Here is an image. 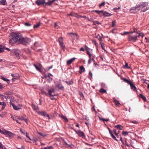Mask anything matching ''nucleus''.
I'll list each match as a JSON object with an SVG mask.
<instances>
[{
    "instance_id": "51",
    "label": "nucleus",
    "mask_w": 149,
    "mask_h": 149,
    "mask_svg": "<svg viewBox=\"0 0 149 149\" xmlns=\"http://www.w3.org/2000/svg\"><path fill=\"white\" fill-rule=\"evenodd\" d=\"M25 25L26 26H30L31 24L29 23L26 22L25 23Z\"/></svg>"
},
{
    "instance_id": "57",
    "label": "nucleus",
    "mask_w": 149,
    "mask_h": 149,
    "mask_svg": "<svg viewBox=\"0 0 149 149\" xmlns=\"http://www.w3.org/2000/svg\"><path fill=\"white\" fill-rule=\"evenodd\" d=\"M125 144L126 146H127L128 147H130L131 146L130 144H129L127 143V142L126 140L125 141Z\"/></svg>"
},
{
    "instance_id": "34",
    "label": "nucleus",
    "mask_w": 149,
    "mask_h": 149,
    "mask_svg": "<svg viewBox=\"0 0 149 149\" xmlns=\"http://www.w3.org/2000/svg\"><path fill=\"white\" fill-rule=\"evenodd\" d=\"M63 141L65 144L67 145L68 147H69L71 148H72V146H73V145L72 144H68L64 140H63Z\"/></svg>"
},
{
    "instance_id": "13",
    "label": "nucleus",
    "mask_w": 149,
    "mask_h": 149,
    "mask_svg": "<svg viewBox=\"0 0 149 149\" xmlns=\"http://www.w3.org/2000/svg\"><path fill=\"white\" fill-rule=\"evenodd\" d=\"M45 0H37L36 1V3L38 5H40L45 3Z\"/></svg>"
},
{
    "instance_id": "43",
    "label": "nucleus",
    "mask_w": 149,
    "mask_h": 149,
    "mask_svg": "<svg viewBox=\"0 0 149 149\" xmlns=\"http://www.w3.org/2000/svg\"><path fill=\"white\" fill-rule=\"evenodd\" d=\"M99 119H100V120H102L104 121H108L109 120V118L105 119L104 118H101L100 117L99 118Z\"/></svg>"
},
{
    "instance_id": "37",
    "label": "nucleus",
    "mask_w": 149,
    "mask_h": 149,
    "mask_svg": "<svg viewBox=\"0 0 149 149\" xmlns=\"http://www.w3.org/2000/svg\"><path fill=\"white\" fill-rule=\"evenodd\" d=\"M54 1H55L54 0H52V1H49L48 2L46 3H46V4H48L49 5H51L52 4V3Z\"/></svg>"
},
{
    "instance_id": "4",
    "label": "nucleus",
    "mask_w": 149,
    "mask_h": 149,
    "mask_svg": "<svg viewBox=\"0 0 149 149\" xmlns=\"http://www.w3.org/2000/svg\"><path fill=\"white\" fill-rule=\"evenodd\" d=\"M93 11L97 13L100 17H101L103 16H104L105 17H110L112 15L111 13L102 10H94Z\"/></svg>"
},
{
    "instance_id": "2",
    "label": "nucleus",
    "mask_w": 149,
    "mask_h": 149,
    "mask_svg": "<svg viewBox=\"0 0 149 149\" xmlns=\"http://www.w3.org/2000/svg\"><path fill=\"white\" fill-rule=\"evenodd\" d=\"M148 3L147 2H141L135 7H132L130 10L132 13H135L142 8L147 6Z\"/></svg>"
},
{
    "instance_id": "16",
    "label": "nucleus",
    "mask_w": 149,
    "mask_h": 149,
    "mask_svg": "<svg viewBox=\"0 0 149 149\" xmlns=\"http://www.w3.org/2000/svg\"><path fill=\"white\" fill-rule=\"evenodd\" d=\"M113 101L116 106H119V105L120 104V103L119 102V101L117 100L115 97H113Z\"/></svg>"
},
{
    "instance_id": "35",
    "label": "nucleus",
    "mask_w": 149,
    "mask_h": 149,
    "mask_svg": "<svg viewBox=\"0 0 149 149\" xmlns=\"http://www.w3.org/2000/svg\"><path fill=\"white\" fill-rule=\"evenodd\" d=\"M93 43L96 47H98V44L96 42V41L95 40H92Z\"/></svg>"
},
{
    "instance_id": "29",
    "label": "nucleus",
    "mask_w": 149,
    "mask_h": 149,
    "mask_svg": "<svg viewBox=\"0 0 149 149\" xmlns=\"http://www.w3.org/2000/svg\"><path fill=\"white\" fill-rule=\"evenodd\" d=\"M100 92L102 93H104L107 92L103 88H101L100 90Z\"/></svg>"
},
{
    "instance_id": "52",
    "label": "nucleus",
    "mask_w": 149,
    "mask_h": 149,
    "mask_svg": "<svg viewBox=\"0 0 149 149\" xmlns=\"http://www.w3.org/2000/svg\"><path fill=\"white\" fill-rule=\"evenodd\" d=\"M29 133L27 132L26 133V137L28 138L30 140H32L30 138L29 136Z\"/></svg>"
},
{
    "instance_id": "26",
    "label": "nucleus",
    "mask_w": 149,
    "mask_h": 149,
    "mask_svg": "<svg viewBox=\"0 0 149 149\" xmlns=\"http://www.w3.org/2000/svg\"><path fill=\"white\" fill-rule=\"evenodd\" d=\"M136 34H137V36L138 38L140 36H141L142 37H143L144 36V34L143 33H139L138 32H137Z\"/></svg>"
},
{
    "instance_id": "62",
    "label": "nucleus",
    "mask_w": 149,
    "mask_h": 149,
    "mask_svg": "<svg viewBox=\"0 0 149 149\" xmlns=\"http://www.w3.org/2000/svg\"><path fill=\"white\" fill-rule=\"evenodd\" d=\"M132 122L134 124H137L138 123V122L136 120H133L132 121Z\"/></svg>"
},
{
    "instance_id": "42",
    "label": "nucleus",
    "mask_w": 149,
    "mask_h": 149,
    "mask_svg": "<svg viewBox=\"0 0 149 149\" xmlns=\"http://www.w3.org/2000/svg\"><path fill=\"white\" fill-rule=\"evenodd\" d=\"M128 132L126 131H123L122 132V134L124 136H126L127 135Z\"/></svg>"
},
{
    "instance_id": "61",
    "label": "nucleus",
    "mask_w": 149,
    "mask_h": 149,
    "mask_svg": "<svg viewBox=\"0 0 149 149\" xmlns=\"http://www.w3.org/2000/svg\"><path fill=\"white\" fill-rule=\"evenodd\" d=\"M20 132H21L22 134H23L24 135L25 134V133L24 132L23 130H22V129H20Z\"/></svg>"
},
{
    "instance_id": "6",
    "label": "nucleus",
    "mask_w": 149,
    "mask_h": 149,
    "mask_svg": "<svg viewBox=\"0 0 149 149\" xmlns=\"http://www.w3.org/2000/svg\"><path fill=\"white\" fill-rule=\"evenodd\" d=\"M37 112L39 115L43 116L45 117H47L49 120L50 119L49 115L47 114L45 111H37Z\"/></svg>"
},
{
    "instance_id": "47",
    "label": "nucleus",
    "mask_w": 149,
    "mask_h": 149,
    "mask_svg": "<svg viewBox=\"0 0 149 149\" xmlns=\"http://www.w3.org/2000/svg\"><path fill=\"white\" fill-rule=\"evenodd\" d=\"M52 66H51L47 67L46 68V69L45 70V71H49L50 69H51V68H52Z\"/></svg>"
},
{
    "instance_id": "15",
    "label": "nucleus",
    "mask_w": 149,
    "mask_h": 149,
    "mask_svg": "<svg viewBox=\"0 0 149 149\" xmlns=\"http://www.w3.org/2000/svg\"><path fill=\"white\" fill-rule=\"evenodd\" d=\"M56 88H58L60 90H63L64 87L63 86L60 84H57L55 86Z\"/></svg>"
},
{
    "instance_id": "31",
    "label": "nucleus",
    "mask_w": 149,
    "mask_h": 149,
    "mask_svg": "<svg viewBox=\"0 0 149 149\" xmlns=\"http://www.w3.org/2000/svg\"><path fill=\"white\" fill-rule=\"evenodd\" d=\"M69 34L73 38H74V36L75 35H76V36H77V33H69Z\"/></svg>"
},
{
    "instance_id": "58",
    "label": "nucleus",
    "mask_w": 149,
    "mask_h": 149,
    "mask_svg": "<svg viewBox=\"0 0 149 149\" xmlns=\"http://www.w3.org/2000/svg\"><path fill=\"white\" fill-rule=\"evenodd\" d=\"M85 48L86 51H89L90 49L87 46H85Z\"/></svg>"
},
{
    "instance_id": "5",
    "label": "nucleus",
    "mask_w": 149,
    "mask_h": 149,
    "mask_svg": "<svg viewBox=\"0 0 149 149\" xmlns=\"http://www.w3.org/2000/svg\"><path fill=\"white\" fill-rule=\"evenodd\" d=\"M138 38L137 34L135 35H129L128 40L129 41H130L133 42H135L137 40Z\"/></svg>"
},
{
    "instance_id": "23",
    "label": "nucleus",
    "mask_w": 149,
    "mask_h": 149,
    "mask_svg": "<svg viewBox=\"0 0 149 149\" xmlns=\"http://www.w3.org/2000/svg\"><path fill=\"white\" fill-rule=\"evenodd\" d=\"M1 79L3 80L4 81H6L8 84H9L10 82V81L7 78H5L3 76H1Z\"/></svg>"
},
{
    "instance_id": "19",
    "label": "nucleus",
    "mask_w": 149,
    "mask_h": 149,
    "mask_svg": "<svg viewBox=\"0 0 149 149\" xmlns=\"http://www.w3.org/2000/svg\"><path fill=\"white\" fill-rule=\"evenodd\" d=\"M75 58H74L68 61L67 62V64L68 65H70L73 61H74Z\"/></svg>"
},
{
    "instance_id": "10",
    "label": "nucleus",
    "mask_w": 149,
    "mask_h": 149,
    "mask_svg": "<svg viewBox=\"0 0 149 149\" xmlns=\"http://www.w3.org/2000/svg\"><path fill=\"white\" fill-rule=\"evenodd\" d=\"M34 66L37 70L41 72H42V70L41 69L42 65L38 63L36 65L34 64Z\"/></svg>"
},
{
    "instance_id": "28",
    "label": "nucleus",
    "mask_w": 149,
    "mask_h": 149,
    "mask_svg": "<svg viewBox=\"0 0 149 149\" xmlns=\"http://www.w3.org/2000/svg\"><path fill=\"white\" fill-rule=\"evenodd\" d=\"M65 82L68 85H72L73 83V82L72 80L70 81H65Z\"/></svg>"
},
{
    "instance_id": "8",
    "label": "nucleus",
    "mask_w": 149,
    "mask_h": 149,
    "mask_svg": "<svg viewBox=\"0 0 149 149\" xmlns=\"http://www.w3.org/2000/svg\"><path fill=\"white\" fill-rule=\"evenodd\" d=\"M12 105L14 109L16 110H18L21 109L22 107V105L21 104H19L17 105H15L14 104H12Z\"/></svg>"
},
{
    "instance_id": "50",
    "label": "nucleus",
    "mask_w": 149,
    "mask_h": 149,
    "mask_svg": "<svg viewBox=\"0 0 149 149\" xmlns=\"http://www.w3.org/2000/svg\"><path fill=\"white\" fill-rule=\"evenodd\" d=\"M98 36H99V38H98V40H99L100 41H102V38L100 36L98 35L96 38H98Z\"/></svg>"
},
{
    "instance_id": "60",
    "label": "nucleus",
    "mask_w": 149,
    "mask_h": 149,
    "mask_svg": "<svg viewBox=\"0 0 149 149\" xmlns=\"http://www.w3.org/2000/svg\"><path fill=\"white\" fill-rule=\"evenodd\" d=\"M18 118L20 120H24L25 118L23 117H21V118L18 117Z\"/></svg>"
},
{
    "instance_id": "63",
    "label": "nucleus",
    "mask_w": 149,
    "mask_h": 149,
    "mask_svg": "<svg viewBox=\"0 0 149 149\" xmlns=\"http://www.w3.org/2000/svg\"><path fill=\"white\" fill-rule=\"evenodd\" d=\"M3 146L1 143V145H0V149H3Z\"/></svg>"
},
{
    "instance_id": "25",
    "label": "nucleus",
    "mask_w": 149,
    "mask_h": 149,
    "mask_svg": "<svg viewBox=\"0 0 149 149\" xmlns=\"http://www.w3.org/2000/svg\"><path fill=\"white\" fill-rule=\"evenodd\" d=\"M59 116H60L61 118L64 119L66 122H68V120L65 116L63 115H59Z\"/></svg>"
},
{
    "instance_id": "64",
    "label": "nucleus",
    "mask_w": 149,
    "mask_h": 149,
    "mask_svg": "<svg viewBox=\"0 0 149 149\" xmlns=\"http://www.w3.org/2000/svg\"><path fill=\"white\" fill-rule=\"evenodd\" d=\"M80 51H82L84 52V51H85V49L83 47H81V48H80Z\"/></svg>"
},
{
    "instance_id": "18",
    "label": "nucleus",
    "mask_w": 149,
    "mask_h": 149,
    "mask_svg": "<svg viewBox=\"0 0 149 149\" xmlns=\"http://www.w3.org/2000/svg\"><path fill=\"white\" fill-rule=\"evenodd\" d=\"M79 69V72L80 74L82 73L83 72H84L85 71V69L83 66H80Z\"/></svg>"
},
{
    "instance_id": "45",
    "label": "nucleus",
    "mask_w": 149,
    "mask_h": 149,
    "mask_svg": "<svg viewBox=\"0 0 149 149\" xmlns=\"http://www.w3.org/2000/svg\"><path fill=\"white\" fill-rule=\"evenodd\" d=\"M124 68H130V67L128 66V63H125V65L124 66Z\"/></svg>"
},
{
    "instance_id": "44",
    "label": "nucleus",
    "mask_w": 149,
    "mask_h": 149,
    "mask_svg": "<svg viewBox=\"0 0 149 149\" xmlns=\"http://www.w3.org/2000/svg\"><path fill=\"white\" fill-rule=\"evenodd\" d=\"M100 44L101 45L102 49L104 50H105L104 48V44L102 42H100Z\"/></svg>"
},
{
    "instance_id": "32",
    "label": "nucleus",
    "mask_w": 149,
    "mask_h": 149,
    "mask_svg": "<svg viewBox=\"0 0 149 149\" xmlns=\"http://www.w3.org/2000/svg\"><path fill=\"white\" fill-rule=\"evenodd\" d=\"M133 33V32H129L125 31L123 33H121V34L122 35H125L128 34L129 33Z\"/></svg>"
},
{
    "instance_id": "59",
    "label": "nucleus",
    "mask_w": 149,
    "mask_h": 149,
    "mask_svg": "<svg viewBox=\"0 0 149 149\" xmlns=\"http://www.w3.org/2000/svg\"><path fill=\"white\" fill-rule=\"evenodd\" d=\"M74 13H71L70 14H68V16H74Z\"/></svg>"
},
{
    "instance_id": "1",
    "label": "nucleus",
    "mask_w": 149,
    "mask_h": 149,
    "mask_svg": "<svg viewBox=\"0 0 149 149\" xmlns=\"http://www.w3.org/2000/svg\"><path fill=\"white\" fill-rule=\"evenodd\" d=\"M30 41L29 39L27 38H24L20 34L14 33L12 35L11 37L10 38L9 44L13 45L17 42L19 43L25 45Z\"/></svg>"
},
{
    "instance_id": "24",
    "label": "nucleus",
    "mask_w": 149,
    "mask_h": 149,
    "mask_svg": "<svg viewBox=\"0 0 149 149\" xmlns=\"http://www.w3.org/2000/svg\"><path fill=\"white\" fill-rule=\"evenodd\" d=\"M123 80L124 82L127 83L129 84H130L132 82L131 81L128 80L127 79L125 78H123Z\"/></svg>"
},
{
    "instance_id": "39",
    "label": "nucleus",
    "mask_w": 149,
    "mask_h": 149,
    "mask_svg": "<svg viewBox=\"0 0 149 149\" xmlns=\"http://www.w3.org/2000/svg\"><path fill=\"white\" fill-rule=\"evenodd\" d=\"M93 74L90 71L89 73V78L91 79L92 77Z\"/></svg>"
},
{
    "instance_id": "56",
    "label": "nucleus",
    "mask_w": 149,
    "mask_h": 149,
    "mask_svg": "<svg viewBox=\"0 0 149 149\" xmlns=\"http://www.w3.org/2000/svg\"><path fill=\"white\" fill-rule=\"evenodd\" d=\"M87 54L89 55L90 58H91V54L89 51H87Z\"/></svg>"
},
{
    "instance_id": "20",
    "label": "nucleus",
    "mask_w": 149,
    "mask_h": 149,
    "mask_svg": "<svg viewBox=\"0 0 149 149\" xmlns=\"http://www.w3.org/2000/svg\"><path fill=\"white\" fill-rule=\"evenodd\" d=\"M138 96L139 97L141 98L143 101H146L147 100L146 98V97L143 95L142 94H140Z\"/></svg>"
},
{
    "instance_id": "9",
    "label": "nucleus",
    "mask_w": 149,
    "mask_h": 149,
    "mask_svg": "<svg viewBox=\"0 0 149 149\" xmlns=\"http://www.w3.org/2000/svg\"><path fill=\"white\" fill-rule=\"evenodd\" d=\"M19 50L17 49H12L11 51V54H15L17 57L19 56Z\"/></svg>"
},
{
    "instance_id": "12",
    "label": "nucleus",
    "mask_w": 149,
    "mask_h": 149,
    "mask_svg": "<svg viewBox=\"0 0 149 149\" xmlns=\"http://www.w3.org/2000/svg\"><path fill=\"white\" fill-rule=\"evenodd\" d=\"M3 134L8 135V136L10 137L13 136L14 135L11 132L6 130L3 132Z\"/></svg>"
},
{
    "instance_id": "55",
    "label": "nucleus",
    "mask_w": 149,
    "mask_h": 149,
    "mask_svg": "<svg viewBox=\"0 0 149 149\" xmlns=\"http://www.w3.org/2000/svg\"><path fill=\"white\" fill-rule=\"evenodd\" d=\"M74 16L77 17V18H79V15H78L76 13H74Z\"/></svg>"
},
{
    "instance_id": "3",
    "label": "nucleus",
    "mask_w": 149,
    "mask_h": 149,
    "mask_svg": "<svg viewBox=\"0 0 149 149\" xmlns=\"http://www.w3.org/2000/svg\"><path fill=\"white\" fill-rule=\"evenodd\" d=\"M48 93L44 91H42V94H45L46 95L49 96L51 100H54L56 99L54 97L57 95L54 94L55 90L54 88H50L47 90Z\"/></svg>"
},
{
    "instance_id": "48",
    "label": "nucleus",
    "mask_w": 149,
    "mask_h": 149,
    "mask_svg": "<svg viewBox=\"0 0 149 149\" xmlns=\"http://www.w3.org/2000/svg\"><path fill=\"white\" fill-rule=\"evenodd\" d=\"M111 137H112V138L113 139H115V140H117V139H116V137H115V136L113 134H112V133H111Z\"/></svg>"
},
{
    "instance_id": "17",
    "label": "nucleus",
    "mask_w": 149,
    "mask_h": 149,
    "mask_svg": "<svg viewBox=\"0 0 149 149\" xmlns=\"http://www.w3.org/2000/svg\"><path fill=\"white\" fill-rule=\"evenodd\" d=\"M129 85L130 86L132 90L133 91H135L136 92H137L136 88L134 84L131 82Z\"/></svg>"
},
{
    "instance_id": "54",
    "label": "nucleus",
    "mask_w": 149,
    "mask_h": 149,
    "mask_svg": "<svg viewBox=\"0 0 149 149\" xmlns=\"http://www.w3.org/2000/svg\"><path fill=\"white\" fill-rule=\"evenodd\" d=\"M38 133L40 136H43L44 137H45L46 136L45 135L43 134L41 132H38Z\"/></svg>"
},
{
    "instance_id": "53",
    "label": "nucleus",
    "mask_w": 149,
    "mask_h": 149,
    "mask_svg": "<svg viewBox=\"0 0 149 149\" xmlns=\"http://www.w3.org/2000/svg\"><path fill=\"white\" fill-rule=\"evenodd\" d=\"M115 21H113L112 22V26L113 27H114L115 26Z\"/></svg>"
},
{
    "instance_id": "40",
    "label": "nucleus",
    "mask_w": 149,
    "mask_h": 149,
    "mask_svg": "<svg viewBox=\"0 0 149 149\" xmlns=\"http://www.w3.org/2000/svg\"><path fill=\"white\" fill-rule=\"evenodd\" d=\"M105 3L104 2H102V3L100 4L99 5V7L100 8H101V7L102 6H104L105 5Z\"/></svg>"
},
{
    "instance_id": "11",
    "label": "nucleus",
    "mask_w": 149,
    "mask_h": 149,
    "mask_svg": "<svg viewBox=\"0 0 149 149\" xmlns=\"http://www.w3.org/2000/svg\"><path fill=\"white\" fill-rule=\"evenodd\" d=\"M11 76L12 77H13L12 79L13 82L15 79H19V76L18 74H12Z\"/></svg>"
},
{
    "instance_id": "22",
    "label": "nucleus",
    "mask_w": 149,
    "mask_h": 149,
    "mask_svg": "<svg viewBox=\"0 0 149 149\" xmlns=\"http://www.w3.org/2000/svg\"><path fill=\"white\" fill-rule=\"evenodd\" d=\"M0 105L2 106L1 109L3 110L6 106V103L4 102H0Z\"/></svg>"
},
{
    "instance_id": "21",
    "label": "nucleus",
    "mask_w": 149,
    "mask_h": 149,
    "mask_svg": "<svg viewBox=\"0 0 149 149\" xmlns=\"http://www.w3.org/2000/svg\"><path fill=\"white\" fill-rule=\"evenodd\" d=\"M115 127L117 128V129L119 130H121L123 129V127L120 125H118L115 126Z\"/></svg>"
},
{
    "instance_id": "33",
    "label": "nucleus",
    "mask_w": 149,
    "mask_h": 149,
    "mask_svg": "<svg viewBox=\"0 0 149 149\" xmlns=\"http://www.w3.org/2000/svg\"><path fill=\"white\" fill-rule=\"evenodd\" d=\"M32 107L34 110H36L38 109V107L34 105H32Z\"/></svg>"
},
{
    "instance_id": "30",
    "label": "nucleus",
    "mask_w": 149,
    "mask_h": 149,
    "mask_svg": "<svg viewBox=\"0 0 149 149\" xmlns=\"http://www.w3.org/2000/svg\"><path fill=\"white\" fill-rule=\"evenodd\" d=\"M4 47L2 45H0V53L3 52L4 51Z\"/></svg>"
},
{
    "instance_id": "38",
    "label": "nucleus",
    "mask_w": 149,
    "mask_h": 149,
    "mask_svg": "<svg viewBox=\"0 0 149 149\" xmlns=\"http://www.w3.org/2000/svg\"><path fill=\"white\" fill-rule=\"evenodd\" d=\"M93 22V25H96V24H100L101 23L98 21H96Z\"/></svg>"
},
{
    "instance_id": "36",
    "label": "nucleus",
    "mask_w": 149,
    "mask_h": 149,
    "mask_svg": "<svg viewBox=\"0 0 149 149\" xmlns=\"http://www.w3.org/2000/svg\"><path fill=\"white\" fill-rule=\"evenodd\" d=\"M40 44H38L37 42H36L34 43V46L36 47H38L40 46Z\"/></svg>"
},
{
    "instance_id": "49",
    "label": "nucleus",
    "mask_w": 149,
    "mask_h": 149,
    "mask_svg": "<svg viewBox=\"0 0 149 149\" xmlns=\"http://www.w3.org/2000/svg\"><path fill=\"white\" fill-rule=\"evenodd\" d=\"M101 88H105L106 86H105V85L104 84L102 83L101 84Z\"/></svg>"
},
{
    "instance_id": "7",
    "label": "nucleus",
    "mask_w": 149,
    "mask_h": 149,
    "mask_svg": "<svg viewBox=\"0 0 149 149\" xmlns=\"http://www.w3.org/2000/svg\"><path fill=\"white\" fill-rule=\"evenodd\" d=\"M74 131L79 137H81L83 139L85 138V136L84 133L83 132L81 131L80 130H74Z\"/></svg>"
},
{
    "instance_id": "46",
    "label": "nucleus",
    "mask_w": 149,
    "mask_h": 149,
    "mask_svg": "<svg viewBox=\"0 0 149 149\" xmlns=\"http://www.w3.org/2000/svg\"><path fill=\"white\" fill-rule=\"evenodd\" d=\"M40 23H37L35 25L33 26L34 28H37L38 27L40 26Z\"/></svg>"
},
{
    "instance_id": "27",
    "label": "nucleus",
    "mask_w": 149,
    "mask_h": 149,
    "mask_svg": "<svg viewBox=\"0 0 149 149\" xmlns=\"http://www.w3.org/2000/svg\"><path fill=\"white\" fill-rule=\"evenodd\" d=\"M0 3L3 5H6V0H1L0 1Z\"/></svg>"
},
{
    "instance_id": "14",
    "label": "nucleus",
    "mask_w": 149,
    "mask_h": 149,
    "mask_svg": "<svg viewBox=\"0 0 149 149\" xmlns=\"http://www.w3.org/2000/svg\"><path fill=\"white\" fill-rule=\"evenodd\" d=\"M58 41L61 47H62L63 48H64L65 47V46L63 45V39L62 38H59L58 39Z\"/></svg>"
},
{
    "instance_id": "41",
    "label": "nucleus",
    "mask_w": 149,
    "mask_h": 149,
    "mask_svg": "<svg viewBox=\"0 0 149 149\" xmlns=\"http://www.w3.org/2000/svg\"><path fill=\"white\" fill-rule=\"evenodd\" d=\"M53 147L52 146H50L47 147H45L43 149H52Z\"/></svg>"
}]
</instances>
